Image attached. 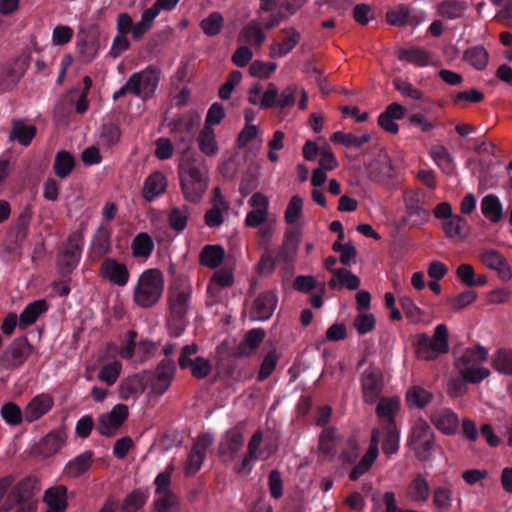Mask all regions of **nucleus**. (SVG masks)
<instances>
[{
	"instance_id": "f257e3e1",
	"label": "nucleus",
	"mask_w": 512,
	"mask_h": 512,
	"mask_svg": "<svg viewBox=\"0 0 512 512\" xmlns=\"http://www.w3.org/2000/svg\"><path fill=\"white\" fill-rule=\"evenodd\" d=\"M180 186L184 198L191 203H199L209 182L208 170L200 156L181 158L178 165Z\"/></svg>"
},
{
	"instance_id": "f03ea898",
	"label": "nucleus",
	"mask_w": 512,
	"mask_h": 512,
	"mask_svg": "<svg viewBox=\"0 0 512 512\" xmlns=\"http://www.w3.org/2000/svg\"><path fill=\"white\" fill-rule=\"evenodd\" d=\"M191 292V284L184 276L176 277L168 289L167 325L170 334L174 337L180 336L186 327V314L190 307Z\"/></svg>"
},
{
	"instance_id": "7ed1b4c3",
	"label": "nucleus",
	"mask_w": 512,
	"mask_h": 512,
	"mask_svg": "<svg viewBox=\"0 0 512 512\" xmlns=\"http://www.w3.org/2000/svg\"><path fill=\"white\" fill-rule=\"evenodd\" d=\"M40 483L37 477L29 475L18 481L8 492L0 507V512H9L17 509L16 512H34L37 510L38 502L35 495L40 491Z\"/></svg>"
},
{
	"instance_id": "20e7f679",
	"label": "nucleus",
	"mask_w": 512,
	"mask_h": 512,
	"mask_svg": "<svg viewBox=\"0 0 512 512\" xmlns=\"http://www.w3.org/2000/svg\"><path fill=\"white\" fill-rule=\"evenodd\" d=\"M487 358L488 350L481 344H476L474 348H467L460 357L455 358L454 365L464 381L478 384L490 375L487 368L477 367Z\"/></svg>"
},
{
	"instance_id": "39448f33",
	"label": "nucleus",
	"mask_w": 512,
	"mask_h": 512,
	"mask_svg": "<svg viewBox=\"0 0 512 512\" xmlns=\"http://www.w3.org/2000/svg\"><path fill=\"white\" fill-rule=\"evenodd\" d=\"M415 353L419 359L432 361L441 354L449 351V332L445 324L435 327L434 334L430 338L426 333L415 335Z\"/></svg>"
},
{
	"instance_id": "423d86ee",
	"label": "nucleus",
	"mask_w": 512,
	"mask_h": 512,
	"mask_svg": "<svg viewBox=\"0 0 512 512\" xmlns=\"http://www.w3.org/2000/svg\"><path fill=\"white\" fill-rule=\"evenodd\" d=\"M163 290V273L159 269H148L138 280L134 290V301L143 308L152 307L158 303Z\"/></svg>"
},
{
	"instance_id": "0eeeda50",
	"label": "nucleus",
	"mask_w": 512,
	"mask_h": 512,
	"mask_svg": "<svg viewBox=\"0 0 512 512\" xmlns=\"http://www.w3.org/2000/svg\"><path fill=\"white\" fill-rule=\"evenodd\" d=\"M200 124V116L196 113H188L172 122V133L176 148L181 152V158L199 156L192 145L195 132Z\"/></svg>"
},
{
	"instance_id": "6e6552de",
	"label": "nucleus",
	"mask_w": 512,
	"mask_h": 512,
	"mask_svg": "<svg viewBox=\"0 0 512 512\" xmlns=\"http://www.w3.org/2000/svg\"><path fill=\"white\" fill-rule=\"evenodd\" d=\"M411 446L420 461L426 462L431 459L435 447V434L426 421L420 419L415 423Z\"/></svg>"
},
{
	"instance_id": "1a4fd4ad",
	"label": "nucleus",
	"mask_w": 512,
	"mask_h": 512,
	"mask_svg": "<svg viewBox=\"0 0 512 512\" xmlns=\"http://www.w3.org/2000/svg\"><path fill=\"white\" fill-rule=\"evenodd\" d=\"M83 234L81 232L72 233L57 257L58 272L63 276H69L76 268L82 251Z\"/></svg>"
},
{
	"instance_id": "9d476101",
	"label": "nucleus",
	"mask_w": 512,
	"mask_h": 512,
	"mask_svg": "<svg viewBox=\"0 0 512 512\" xmlns=\"http://www.w3.org/2000/svg\"><path fill=\"white\" fill-rule=\"evenodd\" d=\"M176 371V364L172 359L165 358L159 362L155 371H142L145 375L146 386H150L156 395H163L170 387Z\"/></svg>"
},
{
	"instance_id": "9b49d317",
	"label": "nucleus",
	"mask_w": 512,
	"mask_h": 512,
	"mask_svg": "<svg viewBox=\"0 0 512 512\" xmlns=\"http://www.w3.org/2000/svg\"><path fill=\"white\" fill-rule=\"evenodd\" d=\"M365 170L369 180L388 186L395 175L390 156L380 151L377 156L365 164Z\"/></svg>"
},
{
	"instance_id": "f8f14e48",
	"label": "nucleus",
	"mask_w": 512,
	"mask_h": 512,
	"mask_svg": "<svg viewBox=\"0 0 512 512\" xmlns=\"http://www.w3.org/2000/svg\"><path fill=\"white\" fill-rule=\"evenodd\" d=\"M31 345L26 337L14 339L4 350L0 362L4 369L13 370L20 367L31 353Z\"/></svg>"
},
{
	"instance_id": "ddd939ff",
	"label": "nucleus",
	"mask_w": 512,
	"mask_h": 512,
	"mask_svg": "<svg viewBox=\"0 0 512 512\" xmlns=\"http://www.w3.org/2000/svg\"><path fill=\"white\" fill-rule=\"evenodd\" d=\"M361 386L363 398L366 403H374L381 395L384 387L383 373L373 364L362 373Z\"/></svg>"
},
{
	"instance_id": "4468645a",
	"label": "nucleus",
	"mask_w": 512,
	"mask_h": 512,
	"mask_svg": "<svg viewBox=\"0 0 512 512\" xmlns=\"http://www.w3.org/2000/svg\"><path fill=\"white\" fill-rule=\"evenodd\" d=\"M128 416V406L125 404H117L110 412L99 416L97 429L102 436L112 437L127 420Z\"/></svg>"
},
{
	"instance_id": "2eb2a0df",
	"label": "nucleus",
	"mask_w": 512,
	"mask_h": 512,
	"mask_svg": "<svg viewBox=\"0 0 512 512\" xmlns=\"http://www.w3.org/2000/svg\"><path fill=\"white\" fill-rule=\"evenodd\" d=\"M243 443V432L240 427L235 426L228 430L220 441L218 455L224 462H231L241 450Z\"/></svg>"
},
{
	"instance_id": "dca6fc26",
	"label": "nucleus",
	"mask_w": 512,
	"mask_h": 512,
	"mask_svg": "<svg viewBox=\"0 0 512 512\" xmlns=\"http://www.w3.org/2000/svg\"><path fill=\"white\" fill-rule=\"evenodd\" d=\"M99 48L100 41L97 29L89 28L79 31L77 35V51L83 62H91L96 57Z\"/></svg>"
},
{
	"instance_id": "f3484780",
	"label": "nucleus",
	"mask_w": 512,
	"mask_h": 512,
	"mask_svg": "<svg viewBox=\"0 0 512 512\" xmlns=\"http://www.w3.org/2000/svg\"><path fill=\"white\" fill-rule=\"evenodd\" d=\"M302 233L292 227L286 230L283 243L276 254L278 262H284L287 268L292 267L298 252V246L301 241Z\"/></svg>"
},
{
	"instance_id": "a211bd4d",
	"label": "nucleus",
	"mask_w": 512,
	"mask_h": 512,
	"mask_svg": "<svg viewBox=\"0 0 512 512\" xmlns=\"http://www.w3.org/2000/svg\"><path fill=\"white\" fill-rule=\"evenodd\" d=\"M266 337L262 328H253L247 331L242 341L232 349L231 356L234 358H246L253 355L260 347Z\"/></svg>"
},
{
	"instance_id": "6ab92c4d",
	"label": "nucleus",
	"mask_w": 512,
	"mask_h": 512,
	"mask_svg": "<svg viewBox=\"0 0 512 512\" xmlns=\"http://www.w3.org/2000/svg\"><path fill=\"white\" fill-rule=\"evenodd\" d=\"M278 299L271 291H266L258 295L254 300L250 310L252 320L265 321L270 319L276 309Z\"/></svg>"
},
{
	"instance_id": "aec40b11",
	"label": "nucleus",
	"mask_w": 512,
	"mask_h": 512,
	"mask_svg": "<svg viewBox=\"0 0 512 512\" xmlns=\"http://www.w3.org/2000/svg\"><path fill=\"white\" fill-rule=\"evenodd\" d=\"M100 275L117 286H124L129 280V271L125 264L113 258H105L102 262Z\"/></svg>"
},
{
	"instance_id": "412c9836",
	"label": "nucleus",
	"mask_w": 512,
	"mask_h": 512,
	"mask_svg": "<svg viewBox=\"0 0 512 512\" xmlns=\"http://www.w3.org/2000/svg\"><path fill=\"white\" fill-rule=\"evenodd\" d=\"M54 405L53 397L48 393H42L30 400L24 408V420L32 423L46 413H48Z\"/></svg>"
},
{
	"instance_id": "4be33fe9",
	"label": "nucleus",
	"mask_w": 512,
	"mask_h": 512,
	"mask_svg": "<svg viewBox=\"0 0 512 512\" xmlns=\"http://www.w3.org/2000/svg\"><path fill=\"white\" fill-rule=\"evenodd\" d=\"M406 115V108L398 102L389 104L378 117V125L391 134L399 132V125L395 120L403 119Z\"/></svg>"
},
{
	"instance_id": "5701e85b",
	"label": "nucleus",
	"mask_w": 512,
	"mask_h": 512,
	"mask_svg": "<svg viewBox=\"0 0 512 512\" xmlns=\"http://www.w3.org/2000/svg\"><path fill=\"white\" fill-rule=\"evenodd\" d=\"M145 375L138 373L122 380L119 385V397L122 400L136 399L146 389Z\"/></svg>"
},
{
	"instance_id": "b1692460",
	"label": "nucleus",
	"mask_w": 512,
	"mask_h": 512,
	"mask_svg": "<svg viewBox=\"0 0 512 512\" xmlns=\"http://www.w3.org/2000/svg\"><path fill=\"white\" fill-rule=\"evenodd\" d=\"M43 501L47 505L46 512H64L67 508V488L64 485L48 488Z\"/></svg>"
},
{
	"instance_id": "393cba45",
	"label": "nucleus",
	"mask_w": 512,
	"mask_h": 512,
	"mask_svg": "<svg viewBox=\"0 0 512 512\" xmlns=\"http://www.w3.org/2000/svg\"><path fill=\"white\" fill-rule=\"evenodd\" d=\"M481 260L485 266L491 270H496L504 280L512 278V271L506 258L497 250L490 249L484 252Z\"/></svg>"
},
{
	"instance_id": "a878e982",
	"label": "nucleus",
	"mask_w": 512,
	"mask_h": 512,
	"mask_svg": "<svg viewBox=\"0 0 512 512\" xmlns=\"http://www.w3.org/2000/svg\"><path fill=\"white\" fill-rule=\"evenodd\" d=\"M282 32L287 34V38L283 39L279 43H274L270 46L269 56L271 58H280L287 55L300 42L301 35L295 28H285L282 30Z\"/></svg>"
},
{
	"instance_id": "bb28decb",
	"label": "nucleus",
	"mask_w": 512,
	"mask_h": 512,
	"mask_svg": "<svg viewBox=\"0 0 512 512\" xmlns=\"http://www.w3.org/2000/svg\"><path fill=\"white\" fill-rule=\"evenodd\" d=\"M431 422L446 435H452L458 428V417L449 409H441L431 414Z\"/></svg>"
},
{
	"instance_id": "cd10ccee",
	"label": "nucleus",
	"mask_w": 512,
	"mask_h": 512,
	"mask_svg": "<svg viewBox=\"0 0 512 512\" xmlns=\"http://www.w3.org/2000/svg\"><path fill=\"white\" fill-rule=\"evenodd\" d=\"M37 134V128L34 125H27L21 119L12 121V127L9 132V140L17 141L22 146L31 144Z\"/></svg>"
},
{
	"instance_id": "c85d7f7f",
	"label": "nucleus",
	"mask_w": 512,
	"mask_h": 512,
	"mask_svg": "<svg viewBox=\"0 0 512 512\" xmlns=\"http://www.w3.org/2000/svg\"><path fill=\"white\" fill-rule=\"evenodd\" d=\"M481 212L491 223L496 224L503 218V204L495 194H488L481 200Z\"/></svg>"
},
{
	"instance_id": "c756f323",
	"label": "nucleus",
	"mask_w": 512,
	"mask_h": 512,
	"mask_svg": "<svg viewBox=\"0 0 512 512\" xmlns=\"http://www.w3.org/2000/svg\"><path fill=\"white\" fill-rule=\"evenodd\" d=\"M167 180L161 172H153L144 183L143 197L147 201H152L156 196L166 190Z\"/></svg>"
},
{
	"instance_id": "7c9ffc66",
	"label": "nucleus",
	"mask_w": 512,
	"mask_h": 512,
	"mask_svg": "<svg viewBox=\"0 0 512 512\" xmlns=\"http://www.w3.org/2000/svg\"><path fill=\"white\" fill-rule=\"evenodd\" d=\"M442 228L448 238L465 239L468 235L469 225L460 215H454L443 221Z\"/></svg>"
},
{
	"instance_id": "2f4dec72",
	"label": "nucleus",
	"mask_w": 512,
	"mask_h": 512,
	"mask_svg": "<svg viewBox=\"0 0 512 512\" xmlns=\"http://www.w3.org/2000/svg\"><path fill=\"white\" fill-rule=\"evenodd\" d=\"M66 433L64 430L49 432L40 442L39 449L44 456L55 454L64 445Z\"/></svg>"
},
{
	"instance_id": "473e14b6",
	"label": "nucleus",
	"mask_w": 512,
	"mask_h": 512,
	"mask_svg": "<svg viewBox=\"0 0 512 512\" xmlns=\"http://www.w3.org/2000/svg\"><path fill=\"white\" fill-rule=\"evenodd\" d=\"M225 257V250L221 245H206L201 250L199 262L210 269L217 268Z\"/></svg>"
},
{
	"instance_id": "72a5a7b5",
	"label": "nucleus",
	"mask_w": 512,
	"mask_h": 512,
	"mask_svg": "<svg viewBox=\"0 0 512 512\" xmlns=\"http://www.w3.org/2000/svg\"><path fill=\"white\" fill-rule=\"evenodd\" d=\"M111 249V229L101 225L93 237L92 251L98 257H102L110 253Z\"/></svg>"
},
{
	"instance_id": "f704fd0d",
	"label": "nucleus",
	"mask_w": 512,
	"mask_h": 512,
	"mask_svg": "<svg viewBox=\"0 0 512 512\" xmlns=\"http://www.w3.org/2000/svg\"><path fill=\"white\" fill-rule=\"evenodd\" d=\"M47 309L48 304L45 299H39L28 304L19 316L20 326L27 327L34 324Z\"/></svg>"
},
{
	"instance_id": "c9c22d12",
	"label": "nucleus",
	"mask_w": 512,
	"mask_h": 512,
	"mask_svg": "<svg viewBox=\"0 0 512 512\" xmlns=\"http://www.w3.org/2000/svg\"><path fill=\"white\" fill-rule=\"evenodd\" d=\"M139 74V80L141 87L144 91V100L150 98L159 83L160 70L154 66H148L144 71L137 72Z\"/></svg>"
},
{
	"instance_id": "e433bc0d",
	"label": "nucleus",
	"mask_w": 512,
	"mask_h": 512,
	"mask_svg": "<svg viewBox=\"0 0 512 512\" xmlns=\"http://www.w3.org/2000/svg\"><path fill=\"white\" fill-rule=\"evenodd\" d=\"M199 150L208 157L215 156L219 150L215 131L212 127L204 126L197 137Z\"/></svg>"
},
{
	"instance_id": "4c0bfd02",
	"label": "nucleus",
	"mask_w": 512,
	"mask_h": 512,
	"mask_svg": "<svg viewBox=\"0 0 512 512\" xmlns=\"http://www.w3.org/2000/svg\"><path fill=\"white\" fill-rule=\"evenodd\" d=\"M154 247L152 237L145 232H141L132 240V255L134 257L148 258L152 254Z\"/></svg>"
},
{
	"instance_id": "58836bf2",
	"label": "nucleus",
	"mask_w": 512,
	"mask_h": 512,
	"mask_svg": "<svg viewBox=\"0 0 512 512\" xmlns=\"http://www.w3.org/2000/svg\"><path fill=\"white\" fill-rule=\"evenodd\" d=\"M467 9V4L458 0H445L438 4L437 13L446 19L461 18Z\"/></svg>"
},
{
	"instance_id": "ea45409f",
	"label": "nucleus",
	"mask_w": 512,
	"mask_h": 512,
	"mask_svg": "<svg viewBox=\"0 0 512 512\" xmlns=\"http://www.w3.org/2000/svg\"><path fill=\"white\" fill-rule=\"evenodd\" d=\"M149 497L148 489H134L129 493L122 504V512H137L143 508Z\"/></svg>"
},
{
	"instance_id": "a19ab883",
	"label": "nucleus",
	"mask_w": 512,
	"mask_h": 512,
	"mask_svg": "<svg viewBox=\"0 0 512 512\" xmlns=\"http://www.w3.org/2000/svg\"><path fill=\"white\" fill-rule=\"evenodd\" d=\"M399 409V401L397 399H391V398H382L380 399L377 407H376V413L379 417L383 418L381 426L392 424L396 425L395 423V413Z\"/></svg>"
},
{
	"instance_id": "79ce46f5",
	"label": "nucleus",
	"mask_w": 512,
	"mask_h": 512,
	"mask_svg": "<svg viewBox=\"0 0 512 512\" xmlns=\"http://www.w3.org/2000/svg\"><path fill=\"white\" fill-rule=\"evenodd\" d=\"M75 166L74 157L65 150H61L56 153L53 170L54 173L61 179L68 177Z\"/></svg>"
},
{
	"instance_id": "37998d69",
	"label": "nucleus",
	"mask_w": 512,
	"mask_h": 512,
	"mask_svg": "<svg viewBox=\"0 0 512 512\" xmlns=\"http://www.w3.org/2000/svg\"><path fill=\"white\" fill-rule=\"evenodd\" d=\"M463 59L477 70H484L488 64V51L481 45L468 48Z\"/></svg>"
},
{
	"instance_id": "c03bdc74",
	"label": "nucleus",
	"mask_w": 512,
	"mask_h": 512,
	"mask_svg": "<svg viewBox=\"0 0 512 512\" xmlns=\"http://www.w3.org/2000/svg\"><path fill=\"white\" fill-rule=\"evenodd\" d=\"M93 452L85 451L81 455L69 461L66 465V472L71 477H78L85 473L92 464Z\"/></svg>"
},
{
	"instance_id": "a18cd8bd",
	"label": "nucleus",
	"mask_w": 512,
	"mask_h": 512,
	"mask_svg": "<svg viewBox=\"0 0 512 512\" xmlns=\"http://www.w3.org/2000/svg\"><path fill=\"white\" fill-rule=\"evenodd\" d=\"M384 434L382 441V451L390 456L398 451L399 448V432L396 425L387 424L381 426Z\"/></svg>"
},
{
	"instance_id": "49530a36",
	"label": "nucleus",
	"mask_w": 512,
	"mask_h": 512,
	"mask_svg": "<svg viewBox=\"0 0 512 512\" xmlns=\"http://www.w3.org/2000/svg\"><path fill=\"white\" fill-rule=\"evenodd\" d=\"M371 140V135L369 133L363 134L362 136H356L352 133H345L342 131L335 132L331 141L337 144H342L345 147H355L361 148L364 144L368 143Z\"/></svg>"
},
{
	"instance_id": "de8ad7c7",
	"label": "nucleus",
	"mask_w": 512,
	"mask_h": 512,
	"mask_svg": "<svg viewBox=\"0 0 512 512\" xmlns=\"http://www.w3.org/2000/svg\"><path fill=\"white\" fill-rule=\"evenodd\" d=\"M406 215L399 222V226H417L428 220L429 213L421 205H408Z\"/></svg>"
},
{
	"instance_id": "09e8293b",
	"label": "nucleus",
	"mask_w": 512,
	"mask_h": 512,
	"mask_svg": "<svg viewBox=\"0 0 512 512\" xmlns=\"http://www.w3.org/2000/svg\"><path fill=\"white\" fill-rule=\"evenodd\" d=\"M431 54L421 48L401 49L398 54V59L407 61L416 66H426L430 62Z\"/></svg>"
},
{
	"instance_id": "8fccbe9b",
	"label": "nucleus",
	"mask_w": 512,
	"mask_h": 512,
	"mask_svg": "<svg viewBox=\"0 0 512 512\" xmlns=\"http://www.w3.org/2000/svg\"><path fill=\"white\" fill-rule=\"evenodd\" d=\"M492 367L499 373L512 375V350L501 348L492 359Z\"/></svg>"
},
{
	"instance_id": "3c124183",
	"label": "nucleus",
	"mask_w": 512,
	"mask_h": 512,
	"mask_svg": "<svg viewBox=\"0 0 512 512\" xmlns=\"http://www.w3.org/2000/svg\"><path fill=\"white\" fill-rule=\"evenodd\" d=\"M408 496L417 502H424L429 496V485L422 475H418L408 486Z\"/></svg>"
},
{
	"instance_id": "603ef678",
	"label": "nucleus",
	"mask_w": 512,
	"mask_h": 512,
	"mask_svg": "<svg viewBox=\"0 0 512 512\" xmlns=\"http://www.w3.org/2000/svg\"><path fill=\"white\" fill-rule=\"evenodd\" d=\"M224 26V18L219 12H212L200 22V27L205 35L216 36L220 34Z\"/></svg>"
},
{
	"instance_id": "864d4df0",
	"label": "nucleus",
	"mask_w": 512,
	"mask_h": 512,
	"mask_svg": "<svg viewBox=\"0 0 512 512\" xmlns=\"http://www.w3.org/2000/svg\"><path fill=\"white\" fill-rule=\"evenodd\" d=\"M432 400V394L420 386L411 387L406 393L409 406L423 408Z\"/></svg>"
},
{
	"instance_id": "5fc2aeb1",
	"label": "nucleus",
	"mask_w": 512,
	"mask_h": 512,
	"mask_svg": "<svg viewBox=\"0 0 512 512\" xmlns=\"http://www.w3.org/2000/svg\"><path fill=\"white\" fill-rule=\"evenodd\" d=\"M266 39V35L262 29L255 23H251L242 28L239 34V41L245 43L254 42V44L260 48Z\"/></svg>"
},
{
	"instance_id": "6e6d98bb",
	"label": "nucleus",
	"mask_w": 512,
	"mask_h": 512,
	"mask_svg": "<svg viewBox=\"0 0 512 512\" xmlns=\"http://www.w3.org/2000/svg\"><path fill=\"white\" fill-rule=\"evenodd\" d=\"M121 131L114 123H105L100 128L99 141L105 147H112L120 140Z\"/></svg>"
},
{
	"instance_id": "4d7b16f0",
	"label": "nucleus",
	"mask_w": 512,
	"mask_h": 512,
	"mask_svg": "<svg viewBox=\"0 0 512 512\" xmlns=\"http://www.w3.org/2000/svg\"><path fill=\"white\" fill-rule=\"evenodd\" d=\"M155 494L157 495V498L153 503L155 512H166L170 509L179 508V499L171 490Z\"/></svg>"
},
{
	"instance_id": "13d9d810",
	"label": "nucleus",
	"mask_w": 512,
	"mask_h": 512,
	"mask_svg": "<svg viewBox=\"0 0 512 512\" xmlns=\"http://www.w3.org/2000/svg\"><path fill=\"white\" fill-rule=\"evenodd\" d=\"M189 211L188 206L172 208L168 215L170 227L178 232L183 231L187 226Z\"/></svg>"
},
{
	"instance_id": "bf43d9fd",
	"label": "nucleus",
	"mask_w": 512,
	"mask_h": 512,
	"mask_svg": "<svg viewBox=\"0 0 512 512\" xmlns=\"http://www.w3.org/2000/svg\"><path fill=\"white\" fill-rule=\"evenodd\" d=\"M386 20L390 25L402 27L411 22L410 9L404 4H399L386 13Z\"/></svg>"
},
{
	"instance_id": "052dcab7",
	"label": "nucleus",
	"mask_w": 512,
	"mask_h": 512,
	"mask_svg": "<svg viewBox=\"0 0 512 512\" xmlns=\"http://www.w3.org/2000/svg\"><path fill=\"white\" fill-rule=\"evenodd\" d=\"M377 456L378 455L374 453L373 449H368L359 463L351 470L349 474L350 480L356 481L365 474L371 468Z\"/></svg>"
},
{
	"instance_id": "680f3d73",
	"label": "nucleus",
	"mask_w": 512,
	"mask_h": 512,
	"mask_svg": "<svg viewBox=\"0 0 512 512\" xmlns=\"http://www.w3.org/2000/svg\"><path fill=\"white\" fill-rule=\"evenodd\" d=\"M359 335H365L375 329L376 318L372 313L359 312L352 323Z\"/></svg>"
},
{
	"instance_id": "e2e57ef3",
	"label": "nucleus",
	"mask_w": 512,
	"mask_h": 512,
	"mask_svg": "<svg viewBox=\"0 0 512 512\" xmlns=\"http://www.w3.org/2000/svg\"><path fill=\"white\" fill-rule=\"evenodd\" d=\"M278 360H279V355L276 352V350L273 349V350L269 351L265 355V357L260 365V369H259V372L257 375V380L262 382V381L266 380L268 377H270V375L274 372V370L277 366Z\"/></svg>"
},
{
	"instance_id": "0e129e2a",
	"label": "nucleus",
	"mask_w": 512,
	"mask_h": 512,
	"mask_svg": "<svg viewBox=\"0 0 512 512\" xmlns=\"http://www.w3.org/2000/svg\"><path fill=\"white\" fill-rule=\"evenodd\" d=\"M319 450L325 455H331L336 450V429L325 428L319 436Z\"/></svg>"
},
{
	"instance_id": "69168bd1",
	"label": "nucleus",
	"mask_w": 512,
	"mask_h": 512,
	"mask_svg": "<svg viewBox=\"0 0 512 512\" xmlns=\"http://www.w3.org/2000/svg\"><path fill=\"white\" fill-rule=\"evenodd\" d=\"M121 363L113 361L107 365H104L98 373L100 381L105 382L108 386H112L120 376Z\"/></svg>"
},
{
	"instance_id": "338daca9",
	"label": "nucleus",
	"mask_w": 512,
	"mask_h": 512,
	"mask_svg": "<svg viewBox=\"0 0 512 512\" xmlns=\"http://www.w3.org/2000/svg\"><path fill=\"white\" fill-rule=\"evenodd\" d=\"M341 287L349 290H356L360 286V278L345 268H337L333 271Z\"/></svg>"
},
{
	"instance_id": "774afa93",
	"label": "nucleus",
	"mask_w": 512,
	"mask_h": 512,
	"mask_svg": "<svg viewBox=\"0 0 512 512\" xmlns=\"http://www.w3.org/2000/svg\"><path fill=\"white\" fill-rule=\"evenodd\" d=\"M1 415L3 419L12 426L21 424L24 419V411L22 412L20 407L13 402L6 403L2 406Z\"/></svg>"
}]
</instances>
